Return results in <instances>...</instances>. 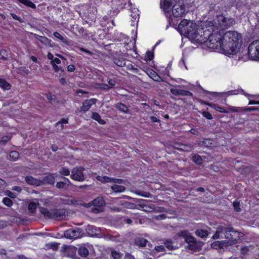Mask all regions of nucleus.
Returning a JSON list of instances; mask_svg holds the SVG:
<instances>
[{
	"mask_svg": "<svg viewBox=\"0 0 259 259\" xmlns=\"http://www.w3.org/2000/svg\"><path fill=\"white\" fill-rule=\"evenodd\" d=\"M195 234L201 238H205L208 236V233L206 230H197Z\"/></svg>",
	"mask_w": 259,
	"mask_h": 259,
	"instance_id": "obj_27",
	"label": "nucleus"
},
{
	"mask_svg": "<svg viewBox=\"0 0 259 259\" xmlns=\"http://www.w3.org/2000/svg\"><path fill=\"white\" fill-rule=\"evenodd\" d=\"M202 115L208 119H211L212 118V116L211 114L207 111L203 112Z\"/></svg>",
	"mask_w": 259,
	"mask_h": 259,
	"instance_id": "obj_44",
	"label": "nucleus"
},
{
	"mask_svg": "<svg viewBox=\"0 0 259 259\" xmlns=\"http://www.w3.org/2000/svg\"><path fill=\"white\" fill-rule=\"evenodd\" d=\"M115 64L118 66H123L125 65V62L124 60L121 59H114Z\"/></svg>",
	"mask_w": 259,
	"mask_h": 259,
	"instance_id": "obj_40",
	"label": "nucleus"
},
{
	"mask_svg": "<svg viewBox=\"0 0 259 259\" xmlns=\"http://www.w3.org/2000/svg\"><path fill=\"white\" fill-rule=\"evenodd\" d=\"M233 206L234 207L235 210L239 212L240 211V208L239 207V203L238 201H235L233 202Z\"/></svg>",
	"mask_w": 259,
	"mask_h": 259,
	"instance_id": "obj_45",
	"label": "nucleus"
},
{
	"mask_svg": "<svg viewBox=\"0 0 259 259\" xmlns=\"http://www.w3.org/2000/svg\"><path fill=\"white\" fill-rule=\"evenodd\" d=\"M147 74L154 80L156 81H160L162 80L161 78L158 75V74L151 69H147L146 71Z\"/></svg>",
	"mask_w": 259,
	"mask_h": 259,
	"instance_id": "obj_14",
	"label": "nucleus"
},
{
	"mask_svg": "<svg viewBox=\"0 0 259 259\" xmlns=\"http://www.w3.org/2000/svg\"><path fill=\"white\" fill-rule=\"evenodd\" d=\"M25 181L28 184L39 186L43 185V181L37 179L30 176H27L25 177Z\"/></svg>",
	"mask_w": 259,
	"mask_h": 259,
	"instance_id": "obj_11",
	"label": "nucleus"
},
{
	"mask_svg": "<svg viewBox=\"0 0 259 259\" xmlns=\"http://www.w3.org/2000/svg\"><path fill=\"white\" fill-rule=\"evenodd\" d=\"M55 175L53 174L51 175H49L46 177H45L43 180H41L43 181V184L45 183H47L49 184H54L55 183Z\"/></svg>",
	"mask_w": 259,
	"mask_h": 259,
	"instance_id": "obj_18",
	"label": "nucleus"
},
{
	"mask_svg": "<svg viewBox=\"0 0 259 259\" xmlns=\"http://www.w3.org/2000/svg\"><path fill=\"white\" fill-rule=\"evenodd\" d=\"M170 92L174 95L191 96L192 95V94L188 91L178 89H171Z\"/></svg>",
	"mask_w": 259,
	"mask_h": 259,
	"instance_id": "obj_13",
	"label": "nucleus"
},
{
	"mask_svg": "<svg viewBox=\"0 0 259 259\" xmlns=\"http://www.w3.org/2000/svg\"><path fill=\"white\" fill-rule=\"evenodd\" d=\"M115 107L121 112L127 113L128 112V108L124 104L118 103L115 105Z\"/></svg>",
	"mask_w": 259,
	"mask_h": 259,
	"instance_id": "obj_23",
	"label": "nucleus"
},
{
	"mask_svg": "<svg viewBox=\"0 0 259 259\" xmlns=\"http://www.w3.org/2000/svg\"><path fill=\"white\" fill-rule=\"evenodd\" d=\"M92 118L101 124H104L106 123L105 120L102 119L100 115L96 112L92 113Z\"/></svg>",
	"mask_w": 259,
	"mask_h": 259,
	"instance_id": "obj_20",
	"label": "nucleus"
},
{
	"mask_svg": "<svg viewBox=\"0 0 259 259\" xmlns=\"http://www.w3.org/2000/svg\"><path fill=\"white\" fill-rule=\"evenodd\" d=\"M37 39L46 46H50V40L46 37L38 36Z\"/></svg>",
	"mask_w": 259,
	"mask_h": 259,
	"instance_id": "obj_29",
	"label": "nucleus"
},
{
	"mask_svg": "<svg viewBox=\"0 0 259 259\" xmlns=\"http://www.w3.org/2000/svg\"><path fill=\"white\" fill-rule=\"evenodd\" d=\"M224 235V237L228 240V243L230 245L237 243V240L240 238V233L233 230L232 228H227L224 226H219L215 234L213 235L214 239L220 238V234Z\"/></svg>",
	"mask_w": 259,
	"mask_h": 259,
	"instance_id": "obj_4",
	"label": "nucleus"
},
{
	"mask_svg": "<svg viewBox=\"0 0 259 259\" xmlns=\"http://www.w3.org/2000/svg\"><path fill=\"white\" fill-rule=\"evenodd\" d=\"M214 21L200 22L198 24L192 21L183 20L178 25L180 33L196 43L205 44L208 40L211 30L214 29Z\"/></svg>",
	"mask_w": 259,
	"mask_h": 259,
	"instance_id": "obj_2",
	"label": "nucleus"
},
{
	"mask_svg": "<svg viewBox=\"0 0 259 259\" xmlns=\"http://www.w3.org/2000/svg\"><path fill=\"white\" fill-rule=\"evenodd\" d=\"M193 161L197 164L201 163L202 159L201 157L198 154H195L193 156Z\"/></svg>",
	"mask_w": 259,
	"mask_h": 259,
	"instance_id": "obj_39",
	"label": "nucleus"
},
{
	"mask_svg": "<svg viewBox=\"0 0 259 259\" xmlns=\"http://www.w3.org/2000/svg\"><path fill=\"white\" fill-rule=\"evenodd\" d=\"M0 87L4 90H9L11 88V85L4 79L0 78Z\"/></svg>",
	"mask_w": 259,
	"mask_h": 259,
	"instance_id": "obj_25",
	"label": "nucleus"
},
{
	"mask_svg": "<svg viewBox=\"0 0 259 259\" xmlns=\"http://www.w3.org/2000/svg\"><path fill=\"white\" fill-rule=\"evenodd\" d=\"M153 58V54L150 51H147L144 57V60L146 61H150Z\"/></svg>",
	"mask_w": 259,
	"mask_h": 259,
	"instance_id": "obj_35",
	"label": "nucleus"
},
{
	"mask_svg": "<svg viewBox=\"0 0 259 259\" xmlns=\"http://www.w3.org/2000/svg\"><path fill=\"white\" fill-rule=\"evenodd\" d=\"M97 180L102 183H112L113 179L107 176H98L96 178Z\"/></svg>",
	"mask_w": 259,
	"mask_h": 259,
	"instance_id": "obj_21",
	"label": "nucleus"
},
{
	"mask_svg": "<svg viewBox=\"0 0 259 259\" xmlns=\"http://www.w3.org/2000/svg\"><path fill=\"white\" fill-rule=\"evenodd\" d=\"M48 58L51 60V61H53V60L55 59L54 58V56L52 54H51V53H49L48 54Z\"/></svg>",
	"mask_w": 259,
	"mask_h": 259,
	"instance_id": "obj_59",
	"label": "nucleus"
},
{
	"mask_svg": "<svg viewBox=\"0 0 259 259\" xmlns=\"http://www.w3.org/2000/svg\"><path fill=\"white\" fill-rule=\"evenodd\" d=\"M40 212L47 219H53L61 220L66 219L68 216V211L63 209H56L49 211L45 208H40Z\"/></svg>",
	"mask_w": 259,
	"mask_h": 259,
	"instance_id": "obj_6",
	"label": "nucleus"
},
{
	"mask_svg": "<svg viewBox=\"0 0 259 259\" xmlns=\"http://www.w3.org/2000/svg\"><path fill=\"white\" fill-rule=\"evenodd\" d=\"M155 250L158 252L163 251L164 250V246L163 245L155 246Z\"/></svg>",
	"mask_w": 259,
	"mask_h": 259,
	"instance_id": "obj_48",
	"label": "nucleus"
},
{
	"mask_svg": "<svg viewBox=\"0 0 259 259\" xmlns=\"http://www.w3.org/2000/svg\"><path fill=\"white\" fill-rule=\"evenodd\" d=\"M19 157V153L16 151H13L10 153V157L12 160H17Z\"/></svg>",
	"mask_w": 259,
	"mask_h": 259,
	"instance_id": "obj_31",
	"label": "nucleus"
},
{
	"mask_svg": "<svg viewBox=\"0 0 259 259\" xmlns=\"http://www.w3.org/2000/svg\"><path fill=\"white\" fill-rule=\"evenodd\" d=\"M124 259H135V257L130 254L127 253L125 255Z\"/></svg>",
	"mask_w": 259,
	"mask_h": 259,
	"instance_id": "obj_57",
	"label": "nucleus"
},
{
	"mask_svg": "<svg viewBox=\"0 0 259 259\" xmlns=\"http://www.w3.org/2000/svg\"><path fill=\"white\" fill-rule=\"evenodd\" d=\"M150 118H151V120L154 122H156L158 121L157 118L154 116H151Z\"/></svg>",
	"mask_w": 259,
	"mask_h": 259,
	"instance_id": "obj_63",
	"label": "nucleus"
},
{
	"mask_svg": "<svg viewBox=\"0 0 259 259\" xmlns=\"http://www.w3.org/2000/svg\"><path fill=\"white\" fill-rule=\"evenodd\" d=\"M18 1L20 3L25 5L26 6L31 8L32 9H35L36 8L35 4H34L30 0H18Z\"/></svg>",
	"mask_w": 259,
	"mask_h": 259,
	"instance_id": "obj_26",
	"label": "nucleus"
},
{
	"mask_svg": "<svg viewBox=\"0 0 259 259\" xmlns=\"http://www.w3.org/2000/svg\"><path fill=\"white\" fill-rule=\"evenodd\" d=\"M164 244H165V246L169 249H172L174 248L172 242L170 240H166Z\"/></svg>",
	"mask_w": 259,
	"mask_h": 259,
	"instance_id": "obj_42",
	"label": "nucleus"
},
{
	"mask_svg": "<svg viewBox=\"0 0 259 259\" xmlns=\"http://www.w3.org/2000/svg\"><path fill=\"white\" fill-rule=\"evenodd\" d=\"M156 218L157 219H161V220H163V219H164L165 218V216L164 214H159L158 215Z\"/></svg>",
	"mask_w": 259,
	"mask_h": 259,
	"instance_id": "obj_62",
	"label": "nucleus"
},
{
	"mask_svg": "<svg viewBox=\"0 0 259 259\" xmlns=\"http://www.w3.org/2000/svg\"><path fill=\"white\" fill-rule=\"evenodd\" d=\"M67 203L68 204L82 205L87 208L92 207V211L96 213L102 211L105 204L103 199L100 197H97L93 201L88 203H84L81 200H76L72 199L68 200Z\"/></svg>",
	"mask_w": 259,
	"mask_h": 259,
	"instance_id": "obj_5",
	"label": "nucleus"
},
{
	"mask_svg": "<svg viewBox=\"0 0 259 259\" xmlns=\"http://www.w3.org/2000/svg\"><path fill=\"white\" fill-rule=\"evenodd\" d=\"M5 226H6L5 222L0 221V229L4 228Z\"/></svg>",
	"mask_w": 259,
	"mask_h": 259,
	"instance_id": "obj_61",
	"label": "nucleus"
},
{
	"mask_svg": "<svg viewBox=\"0 0 259 259\" xmlns=\"http://www.w3.org/2000/svg\"><path fill=\"white\" fill-rule=\"evenodd\" d=\"M6 182L4 180L0 179V187L5 185Z\"/></svg>",
	"mask_w": 259,
	"mask_h": 259,
	"instance_id": "obj_64",
	"label": "nucleus"
},
{
	"mask_svg": "<svg viewBox=\"0 0 259 259\" xmlns=\"http://www.w3.org/2000/svg\"><path fill=\"white\" fill-rule=\"evenodd\" d=\"M96 103V99H91L85 101L81 107V110L84 112L88 111L91 106Z\"/></svg>",
	"mask_w": 259,
	"mask_h": 259,
	"instance_id": "obj_12",
	"label": "nucleus"
},
{
	"mask_svg": "<svg viewBox=\"0 0 259 259\" xmlns=\"http://www.w3.org/2000/svg\"><path fill=\"white\" fill-rule=\"evenodd\" d=\"M11 15L14 19L17 20H20L19 17L18 16H17L16 14L11 13Z\"/></svg>",
	"mask_w": 259,
	"mask_h": 259,
	"instance_id": "obj_60",
	"label": "nucleus"
},
{
	"mask_svg": "<svg viewBox=\"0 0 259 259\" xmlns=\"http://www.w3.org/2000/svg\"><path fill=\"white\" fill-rule=\"evenodd\" d=\"M174 147L176 149L184 151H189L192 150L191 147L184 144H177L174 146Z\"/></svg>",
	"mask_w": 259,
	"mask_h": 259,
	"instance_id": "obj_19",
	"label": "nucleus"
},
{
	"mask_svg": "<svg viewBox=\"0 0 259 259\" xmlns=\"http://www.w3.org/2000/svg\"><path fill=\"white\" fill-rule=\"evenodd\" d=\"M243 94L245 96H247V97L250 96V95H249L248 94H245L244 93V92L243 91V90H240L238 91L237 93L235 92V93H234L233 94L230 93V95H237V94Z\"/></svg>",
	"mask_w": 259,
	"mask_h": 259,
	"instance_id": "obj_49",
	"label": "nucleus"
},
{
	"mask_svg": "<svg viewBox=\"0 0 259 259\" xmlns=\"http://www.w3.org/2000/svg\"><path fill=\"white\" fill-rule=\"evenodd\" d=\"M182 237L185 241L188 244L189 248L194 251L198 250L201 248V245L197 242L194 237L187 231H181L176 237Z\"/></svg>",
	"mask_w": 259,
	"mask_h": 259,
	"instance_id": "obj_7",
	"label": "nucleus"
},
{
	"mask_svg": "<svg viewBox=\"0 0 259 259\" xmlns=\"http://www.w3.org/2000/svg\"><path fill=\"white\" fill-rule=\"evenodd\" d=\"M111 189H112V190L117 193V192H122L123 191H124L125 190V187L123 186H121V185H116V184H114L113 185L112 187H111Z\"/></svg>",
	"mask_w": 259,
	"mask_h": 259,
	"instance_id": "obj_24",
	"label": "nucleus"
},
{
	"mask_svg": "<svg viewBox=\"0 0 259 259\" xmlns=\"http://www.w3.org/2000/svg\"><path fill=\"white\" fill-rule=\"evenodd\" d=\"M233 22L232 18L223 15L217 16L214 21V29L211 30L206 46L228 55L237 54L242 43L241 34L236 31L224 32V29L231 26Z\"/></svg>",
	"mask_w": 259,
	"mask_h": 259,
	"instance_id": "obj_1",
	"label": "nucleus"
},
{
	"mask_svg": "<svg viewBox=\"0 0 259 259\" xmlns=\"http://www.w3.org/2000/svg\"><path fill=\"white\" fill-rule=\"evenodd\" d=\"M11 139V137L10 136H4L2 138L0 143L2 144H5L8 141H9Z\"/></svg>",
	"mask_w": 259,
	"mask_h": 259,
	"instance_id": "obj_43",
	"label": "nucleus"
},
{
	"mask_svg": "<svg viewBox=\"0 0 259 259\" xmlns=\"http://www.w3.org/2000/svg\"><path fill=\"white\" fill-rule=\"evenodd\" d=\"M206 104L221 113H228V110H225L223 107H221L217 104L209 103H206Z\"/></svg>",
	"mask_w": 259,
	"mask_h": 259,
	"instance_id": "obj_16",
	"label": "nucleus"
},
{
	"mask_svg": "<svg viewBox=\"0 0 259 259\" xmlns=\"http://www.w3.org/2000/svg\"><path fill=\"white\" fill-rule=\"evenodd\" d=\"M248 54L254 60H259V40L253 41L248 46Z\"/></svg>",
	"mask_w": 259,
	"mask_h": 259,
	"instance_id": "obj_8",
	"label": "nucleus"
},
{
	"mask_svg": "<svg viewBox=\"0 0 259 259\" xmlns=\"http://www.w3.org/2000/svg\"><path fill=\"white\" fill-rule=\"evenodd\" d=\"M160 5L165 12H169L171 6L173 5L172 13L176 18L182 17L187 12L182 0H164L163 3L161 2Z\"/></svg>",
	"mask_w": 259,
	"mask_h": 259,
	"instance_id": "obj_3",
	"label": "nucleus"
},
{
	"mask_svg": "<svg viewBox=\"0 0 259 259\" xmlns=\"http://www.w3.org/2000/svg\"><path fill=\"white\" fill-rule=\"evenodd\" d=\"M78 253L82 257H87L89 254V250L84 245H82L79 247Z\"/></svg>",
	"mask_w": 259,
	"mask_h": 259,
	"instance_id": "obj_15",
	"label": "nucleus"
},
{
	"mask_svg": "<svg viewBox=\"0 0 259 259\" xmlns=\"http://www.w3.org/2000/svg\"><path fill=\"white\" fill-rule=\"evenodd\" d=\"M227 109L228 110V112H239L242 111V109L240 107H236L233 106H228L227 107Z\"/></svg>",
	"mask_w": 259,
	"mask_h": 259,
	"instance_id": "obj_37",
	"label": "nucleus"
},
{
	"mask_svg": "<svg viewBox=\"0 0 259 259\" xmlns=\"http://www.w3.org/2000/svg\"><path fill=\"white\" fill-rule=\"evenodd\" d=\"M249 105H253V104L259 105V101H255L254 100H250L249 99Z\"/></svg>",
	"mask_w": 259,
	"mask_h": 259,
	"instance_id": "obj_58",
	"label": "nucleus"
},
{
	"mask_svg": "<svg viewBox=\"0 0 259 259\" xmlns=\"http://www.w3.org/2000/svg\"><path fill=\"white\" fill-rule=\"evenodd\" d=\"M67 182L70 183V181L67 179H65V182H58L57 183L56 187L59 189L63 188L65 187Z\"/></svg>",
	"mask_w": 259,
	"mask_h": 259,
	"instance_id": "obj_33",
	"label": "nucleus"
},
{
	"mask_svg": "<svg viewBox=\"0 0 259 259\" xmlns=\"http://www.w3.org/2000/svg\"><path fill=\"white\" fill-rule=\"evenodd\" d=\"M84 168L82 167H75L72 169L70 177L72 179L79 182H82L84 180L83 171Z\"/></svg>",
	"mask_w": 259,
	"mask_h": 259,
	"instance_id": "obj_9",
	"label": "nucleus"
},
{
	"mask_svg": "<svg viewBox=\"0 0 259 259\" xmlns=\"http://www.w3.org/2000/svg\"><path fill=\"white\" fill-rule=\"evenodd\" d=\"M108 83L110 85V87H109L107 84H103L102 85L103 87L102 88L104 89H108L109 88H111L115 85L116 81L114 79H110L108 81Z\"/></svg>",
	"mask_w": 259,
	"mask_h": 259,
	"instance_id": "obj_36",
	"label": "nucleus"
},
{
	"mask_svg": "<svg viewBox=\"0 0 259 259\" xmlns=\"http://www.w3.org/2000/svg\"><path fill=\"white\" fill-rule=\"evenodd\" d=\"M139 11L137 9H134V12L131 14V17L134 19L133 22H138L139 19Z\"/></svg>",
	"mask_w": 259,
	"mask_h": 259,
	"instance_id": "obj_28",
	"label": "nucleus"
},
{
	"mask_svg": "<svg viewBox=\"0 0 259 259\" xmlns=\"http://www.w3.org/2000/svg\"><path fill=\"white\" fill-rule=\"evenodd\" d=\"M38 205L37 200H35L31 201L28 205V209L31 213H34Z\"/></svg>",
	"mask_w": 259,
	"mask_h": 259,
	"instance_id": "obj_17",
	"label": "nucleus"
},
{
	"mask_svg": "<svg viewBox=\"0 0 259 259\" xmlns=\"http://www.w3.org/2000/svg\"><path fill=\"white\" fill-rule=\"evenodd\" d=\"M5 195L6 196H9L10 198H15L16 197L17 195L15 193H13L11 191L9 190H7L5 192Z\"/></svg>",
	"mask_w": 259,
	"mask_h": 259,
	"instance_id": "obj_41",
	"label": "nucleus"
},
{
	"mask_svg": "<svg viewBox=\"0 0 259 259\" xmlns=\"http://www.w3.org/2000/svg\"><path fill=\"white\" fill-rule=\"evenodd\" d=\"M61 63V60L58 58H55L53 61H51V64H60Z\"/></svg>",
	"mask_w": 259,
	"mask_h": 259,
	"instance_id": "obj_50",
	"label": "nucleus"
},
{
	"mask_svg": "<svg viewBox=\"0 0 259 259\" xmlns=\"http://www.w3.org/2000/svg\"><path fill=\"white\" fill-rule=\"evenodd\" d=\"M111 256L113 259H120L122 256V254L119 251L112 250Z\"/></svg>",
	"mask_w": 259,
	"mask_h": 259,
	"instance_id": "obj_30",
	"label": "nucleus"
},
{
	"mask_svg": "<svg viewBox=\"0 0 259 259\" xmlns=\"http://www.w3.org/2000/svg\"><path fill=\"white\" fill-rule=\"evenodd\" d=\"M3 202L5 205L8 207H10L13 205L12 201L8 197L4 198L3 199Z\"/></svg>",
	"mask_w": 259,
	"mask_h": 259,
	"instance_id": "obj_38",
	"label": "nucleus"
},
{
	"mask_svg": "<svg viewBox=\"0 0 259 259\" xmlns=\"http://www.w3.org/2000/svg\"><path fill=\"white\" fill-rule=\"evenodd\" d=\"M12 190L13 191H16L18 192H20L22 190V189L19 186H14L12 187Z\"/></svg>",
	"mask_w": 259,
	"mask_h": 259,
	"instance_id": "obj_53",
	"label": "nucleus"
},
{
	"mask_svg": "<svg viewBox=\"0 0 259 259\" xmlns=\"http://www.w3.org/2000/svg\"><path fill=\"white\" fill-rule=\"evenodd\" d=\"M59 173L63 176H67L70 175V171L68 168L62 167L59 170Z\"/></svg>",
	"mask_w": 259,
	"mask_h": 259,
	"instance_id": "obj_34",
	"label": "nucleus"
},
{
	"mask_svg": "<svg viewBox=\"0 0 259 259\" xmlns=\"http://www.w3.org/2000/svg\"><path fill=\"white\" fill-rule=\"evenodd\" d=\"M131 5H132L131 2L130 1H128V3H127V4H124V7L125 9H131Z\"/></svg>",
	"mask_w": 259,
	"mask_h": 259,
	"instance_id": "obj_56",
	"label": "nucleus"
},
{
	"mask_svg": "<svg viewBox=\"0 0 259 259\" xmlns=\"http://www.w3.org/2000/svg\"><path fill=\"white\" fill-rule=\"evenodd\" d=\"M55 71L58 72L61 69V67L57 66L56 64H52Z\"/></svg>",
	"mask_w": 259,
	"mask_h": 259,
	"instance_id": "obj_51",
	"label": "nucleus"
},
{
	"mask_svg": "<svg viewBox=\"0 0 259 259\" xmlns=\"http://www.w3.org/2000/svg\"><path fill=\"white\" fill-rule=\"evenodd\" d=\"M122 182V180L121 179H113V181H112V183H117V184H120Z\"/></svg>",
	"mask_w": 259,
	"mask_h": 259,
	"instance_id": "obj_55",
	"label": "nucleus"
},
{
	"mask_svg": "<svg viewBox=\"0 0 259 259\" xmlns=\"http://www.w3.org/2000/svg\"><path fill=\"white\" fill-rule=\"evenodd\" d=\"M54 35L55 37L59 39L62 42H63L65 44H68V41H67V39L66 38H64V37H63L59 32H55L54 33Z\"/></svg>",
	"mask_w": 259,
	"mask_h": 259,
	"instance_id": "obj_32",
	"label": "nucleus"
},
{
	"mask_svg": "<svg viewBox=\"0 0 259 259\" xmlns=\"http://www.w3.org/2000/svg\"><path fill=\"white\" fill-rule=\"evenodd\" d=\"M80 233V230L78 228L70 229L64 232V236L66 238L75 239L79 237Z\"/></svg>",
	"mask_w": 259,
	"mask_h": 259,
	"instance_id": "obj_10",
	"label": "nucleus"
},
{
	"mask_svg": "<svg viewBox=\"0 0 259 259\" xmlns=\"http://www.w3.org/2000/svg\"><path fill=\"white\" fill-rule=\"evenodd\" d=\"M147 242L148 241L146 239L143 238L139 237L136 238L135 241V244L139 246L143 247L146 245Z\"/></svg>",
	"mask_w": 259,
	"mask_h": 259,
	"instance_id": "obj_22",
	"label": "nucleus"
},
{
	"mask_svg": "<svg viewBox=\"0 0 259 259\" xmlns=\"http://www.w3.org/2000/svg\"><path fill=\"white\" fill-rule=\"evenodd\" d=\"M68 123V120L67 119L63 118L61 119L60 121L57 122V124L59 125L60 124H66Z\"/></svg>",
	"mask_w": 259,
	"mask_h": 259,
	"instance_id": "obj_52",
	"label": "nucleus"
},
{
	"mask_svg": "<svg viewBox=\"0 0 259 259\" xmlns=\"http://www.w3.org/2000/svg\"><path fill=\"white\" fill-rule=\"evenodd\" d=\"M0 55L3 59H6L7 57V51L5 50H2L0 51Z\"/></svg>",
	"mask_w": 259,
	"mask_h": 259,
	"instance_id": "obj_46",
	"label": "nucleus"
},
{
	"mask_svg": "<svg viewBox=\"0 0 259 259\" xmlns=\"http://www.w3.org/2000/svg\"><path fill=\"white\" fill-rule=\"evenodd\" d=\"M139 195L144 196L145 197H149L150 194L149 193L145 192H136Z\"/></svg>",
	"mask_w": 259,
	"mask_h": 259,
	"instance_id": "obj_47",
	"label": "nucleus"
},
{
	"mask_svg": "<svg viewBox=\"0 0 259 259\" xmlns=\"http://www.w3.org/2000/svg\"><path fill=\"white\" fill-rule=\"evenodd\" d=\"M67 69L68 71L73 72L75 70V67L73 65H69L67 67Z\"/></svg>",
	"mask_w": 259,
	"mask_h": 259,
	"instance_id": "obj_54",
	"label": "nucleus"
}]
</instances>
